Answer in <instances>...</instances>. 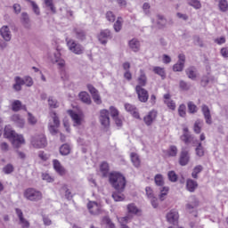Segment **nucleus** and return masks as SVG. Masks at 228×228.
<instances>
[{
	"label": "nucleus",
	"instance_id": "nucleus-36",
	"mask_svg": "<svg viewBox=\"0 0 228 228\" xmlns=\"http://www.w3.org/2000/svg\"><path fill=\"white\" fill-rule=\"evenodd\" d=\"M130 158H131V161L134 165V167H135V168H138L141 165V160H140V156H138V154L132 152L130 154Z\"/></svg>",
	"mask_w": 228,
	"mask_h": 228
},
{
	"label": "nucleus",
	"instance_id": "nucleus-62",
	"mask_svg": "<svg viewBox=\"0 0 228 228\" xmlns=\"http://www.w3.org/2000/svg\"><path fill=\"white\" fill-rule=\"evenodd\" d=\"M164 102L167 104V108H169V110H175V102H174V101L172 100H164Z\"/></svg>",
	"mask_w": 228,
	"mask_h": 228
},
{
	"label": "nucleus",
	"instance_id": "nucleus-55",
	"mask_svg": "<svg viewBox=\"0 0 228 228\" xmlns=\"http://www.w3.org/2000/svg\"><path fill=\"white\" fill-rule=\"evenodd\" d=\"M168 187H163L161 190H160V194H159V200L161 201L165 200L167 193H168Z\"/></svg>",
	"mask_w": 228,
	"mask_h": 228
},
{
	"label": "nucleus",
	"instance_id": "nucleus-58",
	"mask_svg": "<svg viewBox=\"0 0 228 228\" xmlns=\"http://www.w3.org/2000/svg\"><path fill=\"white\" fill-rule=\"evenodd\" d=\"M42 179L43 181H46V183H54V178L47 173L42 174Z\"/></svg>",
	"mask_w": 228,
	"mask_h": 228
},
{
	"label": "nucleus",
	"instance_id": "nucleus-20",
	"mask_svg": "<svg viewBox=\"0 0 228 228\" xmlns=\"http://www.w3.org/2000/svg\"><path fill=\"white\" fill-rule=\"evenodd\" d=\"M15 211L20 220V225H21L22 228H29V221L24 218V213H22V210H20V208H16Z\"/></svg>",
	"mask_w": 228,
	"mask_h": 228
},
{
	"label": "nucleus",
	"instance_id": "nucleus-24",
	"mask_svg": "<svg viewBox=\"0 0 228 228\" xmlns=\"http://www.w3.org/2000/svg\"><path fill=\"white\" fill-rule=\"evenodd\" d=\"M158 29H165L167 28V18L163 14H157Z\"/></svg>",
	"mask_w": 228,
	"mask_h": 228
},
{
	"label": "nucleus",
	"instance_id": "nucleus-12",
	"mask_svg": "<svg viewBox=\"0 0 228 228\" xmlns=\"http://www.w3.org/2000/svg\"><path fill=\"white\" fill-rule=\"evenodd\" d=\"M87 209L89 210V213L91 215H101L102 211V208L101 207V204L95 202V201H89L87 204Z\"/></svg>",
	"mask_w": 228,
	"mask_h": 228
},
{
	"label": "nucleus",
	"instance_id": "nucleus-29",
	"mask_svg": "<svg viewBox=\"0 0 228 228\" xmlns=\"http://www.w3.org/2000/svg\"><path fill=\"white\" fill-rule=\"evenodd\" d=\"M141 75L137 78L138 85L136 86H140V88H143V86H147V76L143 70H140Z\"/></svg>",
	"mask_w": 228,
	"mask_h": 228
},
{
	"label": "nucleus",
	"instance_id": "nucleus-43",
	"mask_svg": "<svg viewBox=\"0 0 228 228\" xmlns=\"http://www.w3.org/2000/svg\"><path fill=\"white\" fill-rule=\"evenodd\" d=\"M118 220L121 225V228H129V226H127L126 224L129 223V220H131L130 216H126L125 217H119Z\"/></svg>",
	"mask_w": 228,
	"mask_h": 228
},
{
	"label": "nucleus",
	"instance_id": "nucleus-33",
	"mask_svg": "<svg viewBox=\"0 0 228 228\" xmlns=\"http://www.w3.org/2000/svg\"><path fill=\"white\" fill-rule=\"evenodd\" d=\"M16 134L17 133L15 132V130L12 129V126H6L4 127V138H7L8 140H12Z\"/></svg>",
	"mask_w": 228,
	"mask_h": 228
},
{
	"label": "nucleus",
	"instance_id": "nucleus-17",
	"mask_svg": "<svg viewBox=\"0 0 228 228\" xmlns=\"http://www.w3.org/2000/svg\"><path fill=\"white\" fill-rule=\"evenodd\" d=\"M72 33L79 42H85L86 40V31L83 30V28H73Z\"/></svg>",
	"mask_w": 228,
	"mask_h": 228
},
{
	"label": "nucleus",
	"instance_id": "nucleus-42",
	"mask_svg": "<svg viewBox=\"0 0 228 228\" xmlns=\"http://www.w3.org/2000/svg\"><path fill=\"white\" fill-rule=\"evenodd\" d=\"M204 170V167H202L201 165H198L196 166L191 173V177L193 179H199V174H200V172H202Z\"/></svg>",
	"mask_w": 228,
	"mask_h": 228
},
{
	"label": "nucleus",
	"instance_id": "nucleus-13",
	"mask_svg": "<svg viewBox=\"0 0 228 228\" xmlns=\"http://www.w3.org/2000/svg\"><path fill=\"white\" fill-rule=\"evenodd\" d=\"M181 141L184 142L186 145H190V143H195V142H197L195 136L190 134L188 132V127L183 128V134L181 136Z\"/></svg>",
	"mask_w": 228,
	"mask_h": 228
},
{
	"label": "nucleus",
	"instance_id": "nucleus-5",
	"mask_svg": "<svg viewBox=\"0 0 228 228\" xmlns=\"http://www.w3.org/2000/svg\"><path fill=\"white\" fill-rule=\"evenodd\" d=\"M24 197L27 200H31L32 202H38L42 200V193L34 188H28L24 191Z\"/></svg>",
	"mask_w": 228,
	"mask_h": 228
},
{
	"label": "nucleus",
	"instance_id": "nucleus-23",
	"mask_svg": "<svg viewBox=\"0 0 228 228\" xmlns=\"http://www.w3.org/2000/svg\"><path fill=\"white\" fill-rule=\"evenodd\" d=\"M20 20L25 29H31V20H29V15L27 12L21 13Z\"/></svg>",
	"mask_w": 228,
	"mask_h": 228
},
{
	"label": "nucleus",
	"instance_id": "nucleus-9",
	"mask_svg": "<svg viewBox=\"0 0 228 228\" xmlns=\"http://www.w3.org/2000/svg\"><path fill=\"white\" fill-rule=\"evenodd\" d=\"M190 151L186 148H182L180 151V156H179V165L181 167H186L188 163H190Z\"/></svg>",
	"mask_w": 228,
	"mask_h": 228
},
{
	"label": "nucleus",
	"instance_id": "nucleus-51",
	"mask_svg": "<svg viewBox=\"0 0 228 228\" xmlns=\"http://www.w3.org/2000/svg\"><path fill=\"white\" fill-rule=\"evenodd\" d=\"M45 4L47 8H50L53 13H56V7H54V4H53V0H45Z\"/></svg>",
	"mask_w": 228,
	"mask_h": 228
},
{
	"label": "nucleus",
	"instance_id": "nucleus-19",
	"mask_svg": "<svg viewBox=\"0 0 228 228\" xmlns=\"http://www.w3.org/2000/svg\"><path fill=\"white\" fill-rule=\"evenodd\" d=\"M13 147L16 149H19L21 145L26 144V140L24 139V136L19 134H16L13 138L11 140Z\"/></svg>",
	"mask_w": 228,
	"mask_h": 228
},
{
	"label": "nucleus",
	"instance_id": "nucleus-61",
	"mask_svg": "<svg viewBox=\"0 0 228 228\" xmlns=\"http://www.w3.org/2000/svg\"><path fill=\"white\" fill-rule=\"evenodd\" d=\"M127 209L129 213H133L134 215H136L138 213V208H136L134 204H129L127 206Z\"/></svg>",
	"mask_w": 228,
	"mask_h": 228
},
{
	"label": "nucleus",
	"instance_id": "nucleus-22",
	"mask_svg": "<svg viewBox=\"0 0 228 228\" xmlns=\"http://www.w3.org/2000/svg\"><path fill=\"white\" fill-rule=\"evenodd\" d=\"M157 117L158 112H156V110H151L143 118V122L146 126H152Z\"/></svg>",
	"mask_w": 228,
	"mask_h": 228
},
{
	"label": "nucleus",
	"instance_id": "nucleus-35",
	"mask_svg": "<svg viewBox=\"0 0 228 228\" xmlns=\"http://www.w3.org/2000/svg\"><path fill=\"white\" fill-rule=\"evenodd\" d=\"M11 118L12 122L18 126V127H24V118H22L19 114L12 115Z\"/></svg>",
	"mask_w": 228,
	"mask_h": 228
},
{
	"label": "nucleus",
	"instance_id": "nucleus-49",
	"mask_svg": "<svg viewBox=\"0 0 228 228\" xmlns=\"http://www.w3.org/2000/svg\"><path fill=\"white\" fill-rule=\"evenodd\" d=\"M167 177L171 183H177V174H175V171H169Z\"/></svg>",
	"mask_w": 228,
	"mask_h": 228
},
{
	"label": "nucleus",
	"instance_id": "nucleus-11",
	"mask_svg": "<svg viewBox=\"0 0 228 228\" xmlns=\"http://www.w3.org/2000/svg\"><path fill=\"white\" fill-rule=\"evenodd\" d=\"M184 63H186V56L181 53L178 55V61L173 66L174 72H183L184 70Z\"/></svg>",
	"mask_w": 228,
	"mask_h": 228
},
{
	"label": "nucleus",
	"instance_id": "nucleus-37",
	"mask_svg": "<svg viewBox=\"0 0 228 228\" xmlns=\"http://www.w3.org/2000/svg\"><path fill=\"white\" fill-rule=\"evenodd\" d=\"M79 99L82 101V102H85V104H92V99L90 98V94L86 92H81L79 94Z\"/></svg>",
	"mask_w": 228,
	"mask_h": 228
},
{
	"label": "nucleus",
	"instance_id": "nucleus-64",
	"mask_svg": "<svg viewBox=\"0 0 228 228\" xmlns=\"http://www.w3.org/2000/svg\"><path fill=\"white\" fill-rule=\"evenodd\" d=\"M103 222L106 224L107 228H115V224L111 222V219H110V217H104Z\"/></svg>",
	"mask_w": 228,
	"mask_h": 228
},
{
	"label": "nucleus",
	"instance_id": "nucleus-1",
	"mask_svg": "<svg viewBox=\"0 0 228 228\" xmlns=\"http://www.w3.org/2000/svg\"><path fill=\"white\" fill-rule=\"evenodd\" d=\"M109 183L114 190H119V191H124L126 190V176L120 173H110L109 175Z\"/></svg>",
	"mask_w": 228,
	"mask_h": 228
},
{
	"label": "nucleus",
	"instance_id": "nucleus-7",
	"mask_svg": "<svg viewBox=\"0 0 228 228\" xmlns=\"http://www.w3.org/2000/svg\"><path fill=\"white\" fill-rule=\"evenodd\" d=\"M97 38L102 45H106V44H108V40H111V38H113V35L111 34V30L106 28L100 31Z\"/></svg>",
	"mask_w": 228,
	"mask_h": 228
},
{
	"label": "nucleus",
	"instance_id": "nucleus-52",
	"mask_svg": "<svg viewBox=\"0 0 228 228\" xmlns=\"http://www.w3.org/2000/svg\"><path fill=\"white\" fill-rule=\"evenodd\" d=\"M154 179L157 186H163L165 184V181H163V175H156Z\"/></svg>",
	"mask_w": 228,
	"mask_h": 228
},
{
	"label": "nucleus",
	"instance_id": "nucleus-46",
	"mask_svg": "<svg viewBox=\"0 0 228 228\" xmlns=\"http://www.w3.org/2000/svg\"><path fill=\"white\" fill-rule=\"evenodd\" d=\"M190 6H192L196 10H200L202 8V4H200V1L199 0H189Z\"/></svg>",
	"mask_w": 228,
	"mask_h": 228
},
{
	"label": "nucleus",
	"instance_id": "nucleus-4",
	"mask_svg": "<svg viewBox=\"0 0 228 228\" xmlns=\"http://www.w3.org/2000/svg\"><path fill=\"white\" fill-rule=\"evenodd\" d=\"M30 143L34 149H45L47 147V139L44 134H36L32 136Z\"/></svg>",
	"mask_w": 228,
	"mask_h": 228
},
{
	"label": "nucleus",
	"instance_id": "nucleus-30",
	"mask_svg": "<svg viewBox=\"0 0 228 228\" xmlns=\"http://www.w3.org/2000/svg\"><path fill=\"white\" fill-rule=\"evenodd\" d=\"M53 168L59 174V175H65V167L61 166V163L58 159H53Z\"/></svg>",
	"mask_w": 228,
	"mask_h": 228
},
{
	"label": "nucleus",
	"instance_id": "nucleus-25",
	"mask_svg": "<svg viewBox=\"0 0 228 228\" xmlns=\"http://www.w3.org/2000/svg\"><path fill=\"white\" fill-rule=\"evenodd\" d=\"M69 115L71 117L74 126H81L83 118L79 117V114L76 113L74 110H68Z\"/></svg>",
	"mask_w": 228,
	"mask_h": 228
},
{
	"label": "nucleus",
	"instance_id": "nucleus-48",
	"mask_svg": "<svg viewBox=\"0 0 228 228\" xmlns=\"http://www.w3.org/2000/svg\"><path fill=\"white\" fill-rule=\"evenodd\" d=\"M12 111H20V108H22V102L19 100H16L12 102Z\"/></svg>",
	"mask_w": 228,
	"mask_h": 228
},
{
	"label": "nucleus",
	"instance_id": "nucleus-45",
	"mask_svg": "<svg viewBox=\"0 0 228 228\" xmlns=\"http://www.w3.org/2000/svg\"><path fill=\"white\" fill-rule=\"evenodd\" d=\"M179 86H180L181 90H183L184 92H188V90H190V88H191V86L184 80L180 81Z\"/></svg>",
	"mask_w": 228,
	"mask_h": 228
},
{
	"label": "nucleus",
	"instance_id": "nucleus-14",
	"mask_svg": "<svg viewBox=\"0 0 228 228\" xmlns=\"http://www.w3.org/2000/svg\"><path fill=\"white\" fill-rule=\"evenodd\" d=\"M87 88L95 104H102V100H101V95L99 94V91L95 87H94V86L92 85H87Z\"/></svg>",
	"mask_w": 228,
	"mask_h": 228
},
{
	"label": "nucleus",
	"instance_id": "nucleus-50",
	"mask_svg": "<svg viewBox=\"0 0 228 228\" xmlns=\"http://www.w3.org/2000/svg\"><path fill=\"white\" fill-rule=\"evenodd\" d=\"M196 154L200 158H202V156H204V147L202 146V142L198 143V146L196 148Z\"/></svg>",
	"mask_w": 228,
	"mask_h": 228
},
{
	"label": "nucleus",
	"instance_id": "nucleus-31",
	"mask_svg": "<svg viewBox=\"0 0 228 228\" xmlns=\"http://www.w3.org/2000/svg\"><path fill=\"white\" fill-rule=\"evenodd\" d=\"M185 72L189 79H191L192 81L197 79V68L191 66L186 69Z\"/></svg>",
	"mask_w": 228,
	"mask_h": 228
},
{
	"label": "nucleus",
	"instance_id": "nucleus-40",
	"mask_svg": "<svg viewBox=\"0 0 228 228\" xmlns=\"http://www.w3.org/2000/svg\"><path fill=\"white\" fill-rule=\"evenodd\" d=\"M100 170L102 174V177H108V173L110 172V165H108V162H102L100 166Z\"/></svg>",
	"mask_w": 228,
	"mask_h": 228
},
{
	"label": "nucleus",
	"instance_id": "nucleus-21",
	"mask_svg": "<svg viewBox=\"0 0 228 228\" xmlns=\"http://www.w3.org/2000/svg\"><path fill=\"white\" fill-rule=\"evenodd\" d=\"M0 35L4 42H10V40H12V31L9 26H3L0 28Z\"/></svg>",
	"mask_w": 228,
	"mask_h": 228
},
{
	"label": "nucleus",
	"instance_id": "nucleus-57",
	"mask_svg": "<svg viewBox=\"0 0 228 228\" xmlns=\"http://www.w3.org/2000/svg\"><path fill=\"white\" fill-rule=\"evenodd\" d=\"M105 17L109 22H115L116 16L113 12L109 11L106 12Z\"/></svg>",
	"mask_w": 228,
	"mask_h": 228
},
{
	"label": "nucleus",
	"instance_id": "nucleus-47",
	"mask_svg": "<svg viewBox=\"0 0 228 228\" xmlns=\"http://www.w3.org/2000/svg\"><path fill=\"white\" fill-rule=\"evenodd\" d=\"M48 106H50V108L56 109L60 105L58 104V101L56 99H53V96H50L48 98Z\"/></svg>",
	"mask_w": 228,
	"mask_h": 228
},
{
	"label": "nucleus",
	"instance_id": "nucleus-2",
	"mask_svg": "<svg viewBox=\"0 0 228 228\" xmlns=\"http://www.w3.org/2000/svg\"><path fill=\"white\" fill-rule=\"evenodd\" d=\"M50 117L52 120L48 123V129L51 134L54 136L59 133L58 128L60 127V118H58V115L54 111L50 113Z\"/></svg>",
	"mask_w": 228,
	"mask_h": 228
},
{
	"label": "nucleus",
	"instance_id": "nucleus-10",
	"mask_svg": "<svg viewBox=\"0 0 228 228\" xmlns=\"http://www.w3.org/2000/svg\"><path fill=\"white\" fill-rule=\"evenodd\" d=\"M135 93L137 94L140 102H147V101H149V91L145 88L135 86Z\"/></svg>",
	"mask_w": 228,
	"mask_h": 228
},
{
	"label": "nucleus",
	"instance_id": "nucleus-15",
	"mask_svg": "<svg viewBox=\"0 0 228 228\" xmlns=\"http://www.w3.org/2000/svg\"><path fill=\"white\" fill-rule=\"evenodd\" d=\"M125 110L128 113H131L134 118H136L137 120H142V118L140 117V112H138V109L136 108V106L130 103H125Z\"/></svg>",
	"mask_w": 228,
	"mask_h": 228
},
{
	"label": "nucleus",
	"instance_id": "nucleus-34",
	"mask_svg": "<svg viewBox=\"0 0 228 228\" xmlns=\"http://www.w3.org/2000/svg\"><path fill=\"white\" fill-rule=\"evenodd\" d=\"M128 45L134 53H138V51H140V41L136 38L130 40Z\"/></svg>",
	"mask_w": 228,
	"mask_h": 228
},
{
	"label": "nucleus",
	"instance_id": "nucleus-18",
	"mask_svg": "<svg viewBox=\"0 0 228 228\" xmlns=\"http://www.w3.org/2000/svg\"><path fill=\"white\" fill-rule=\"evenodd\" d=\"M196 208H199V200L195 196H192L191 200L185 205V209L187 213H193Z\"/></svg>",
	"mask_w": 228,
	"mask_h": 228
},
{
	"label": "nucleus",
	"instance_id": "nucleus-60",
	"mask_svg": "<svg viewBox=\"0 0 228 228\" xmlns=\"http://www.w3.org/2000/svg\"><path fill=\"white\" fill-rule=\"evenodd\" d=\"M28 122L30 126H35V124H37V118H35L31 112L28 113Z\"/></svg>",
	"mask_w": 228,
	"mask_h": 228
},
{
	"label": "nucleus",
	"instance_id": "nucleus-16",
	"mask_svg": "<svg viewBox=\"0 0 228 228\" xmlns=\"http://www.w3.org/2000/svg\"><path fill=\"white\" fill-rule=\"evenodd\" d=\"M201 111L204 116L206 124L211 126V124H213V118H211V110H209V107L206 104H203L201 106Z\"/></svg>",
	"mask_w": 228,
	"mask_h": 228
},
{
	"label": "nucleus",
	"instance_id": "nucleus-59",
	"mask_svg": "<svg viewBox=\"0 0 228 228\" xmlns=\"http://www.w3.org/2000/svg\"><path fill=\"white\" fill-rule=\"evenodd\" d=\"M168 156L171 158H175L177 156V147L176 146H170L169 151H168Z\"/></svg>",
	"mask_w": 228,
	"mask_h": 228
},
{
	"label": "nucleus",
	"instance_id": "nucleus-38",
	"mask_svg": "<svg viewBox=\"0 0 228 228\" xmlns=\"http://www.w3.org/2000/svg\"><path fill=\"white\" fill-rule=\"evenodd\" d=\"M204 124V120L202 119H197L194 123L193 131L196 133V134H200V132L202 131V125Z\"/></svg>",
	"mask_w": 228,
	"mask_h": 228
},
{
	"label": "nucleus",
	"instance_id": "nucleus-28",
	"mask_svg": "<svg viewBox=\"0 0 228 228\" xmlns=\"http://www.w3.org/2000/svg\"><path fill=\"white\" fill-rule=\"evenodd\" d=\"M186 188H187L188 191H190L191 193H193V191H195V190L197 188H199V183L195 180L187 179Z\"/></svg>",
	"mask_w": 228,
	"mask_h": 228
},
{
	"label": "nucleus",
	"instance_id": "nucleus-54",
	"mask_svg": "<svg viewBox=\"0 0 228 228\" xmlns=\"http://www.w3.org/2000/svg\"><path fill=\"white\" fill-rule=\"evenodd\" d=\"M178 115L179 117L184 118L186 117V105L181 104L178 108Z\"/></svg>",
	"mask_w": 228,
	"mask_h": 228
},
{
	"label": "nucleus",
	"instance_id": "nucleus-32",
	"mask_svg": "<svg viewBox=\"0 0 228 228\" xmlns=\"http://www.w3.org/2000/svg\"><path fill=\"white\" fill-rule=\"evenodd\" d=\"M112 199H114L115 202L125 200L126 196L124 195V191L116 190V191L112 192Z\"/></svg>",
	"mask_w": 228,
	"mask_h": 228
},
{
	"label": "nucleus",
	"instance_id": "nucleus-41",
	"mask_svg": "<svg viewBox=\"0 0 228 228\" xmlns=\"http://www.w3.org/2000/svg\"><path fill=\"white\" fill-rule=\"evenodd\" d=\"M187 108H188V111H189V113H191V115H195V113H197L199 111V107H197V105H195V103H193V102H188Z\"/></svg>",
	"mask_w": 228,
	"mask_h": 228
},
{
	"label": "nucleus",
	"instance_id": "nucleus-26",
	"mask_svg": "<svg viewBox=\"0 0 228 228\" xmlns=\"http://www.w3.org/2000/svg\"><path fill=\"white\" fill-rule=\"evenodd\" d=\"M14 81L15 84L12 86L13 90H15V92H20V90H22V86H24V78L15 77Z\"/></svg>",
	"mask_w": 228,
	"mask_h": 228
},
{
	"label": "nucleus",
	"instance_id": "nucleus-53",
	"mask_svg": "<svg viewBox=\"0 0 228 228\" xmlns=\"http://www.w3.org/2000/svg\"><path fill=\"white\" fill-rule=\"evenodd\" d=\"M153 72L155 74H158V76H160L161 77H165V69L161 67H155L153 68Z\"/></svg>",
	"mask_w": 228,
	"mask_h": 228
},
{
	"label": "nucleus",
	"instance_id": "nucleus-56",
	"mask_svg": "<svg viewBox=\"0 0 228 228\" xmlns=\"http://www.w3.org/2000/svg\"><path fill=\"white\" fill-rule=\"evenodd\" d=\"M219 9L221 10V12H227L228 10L227 0H221L219 2Z\"/></svg>",
	"mask_w": 228,
	"mask_h": 228
},
{
	"label": "nucleus",
	"instance_id": "nucleus-8",
	"mask_svg": "<svg viewBox=\"0 0 228 228\" xmlns=\"http://www.w3.org/2000/svg\"><path fill=\"white\" fill-rule=\"evenodd\" d=\"M167 222L170 224V225H178L179 224V212L175 209H171L166 216Z\"/></svg>",
	"mask_w": 228,
	"mask_h": 228
},
{
	"label": "nucleus",
	"instance_id": "nucleus-39",
	"mask_svg": "<svg viewBox=\"0 0 228 228\" xmlns=\"http://www.w3.org/2000/svg\"><path fill=\"white\" fill-rule=\"evenodd\" d=\"M122 24H124V20H122V17H118L113 25V28L116 33H120L122 30Z\"/></svg>",
	"mask_w": 228,
	"mask_h": 228
},
{
	"label": "nucleus",
	"instance_id": "nucleus-44",
	"mask_svg": "<svg viewBox=\"0 0 228 228\" xmlns=\"http://www.w3.org/2000/svg\"><path fill=\"white\" fill-rule=\"evenodd\" d=\"M60 154L61 156H69L70 154V146L69 144H62L60 148Z\"/></svg>",
	"mask_w": 228,
	"mask_h": 228
},
{
	"label": "nucleus",
	"instance_id": "nucleus-6",
	"mask_svg": "<svg viewBox=\"0 0 228 228\" xmlns=\"http://www.w3.org/2000/svg\"><path fill=\"white\" fill-rule=\"evenodd\" d=\"M99 120L104 131H108L110 129V111L108 110H102L100 111Z\"/></svg>",
	"mask_w": 228,
	"mask_h": 228
},
{
	"label": "nucleus",
	"instance_id": "nucleus-27",
	"mask_svg": "<svg viewBox=\"0 0 228 228\" xmlns=\"http://www.w3.org/2000/svg\"><path fill=\"white\" fill-rule=\"evenodd\" d=\"M54 58L52 59L53 63H57L59 69H63L65 67V60L60 57V52L53 53Z\"/></svg>",
	"mask_w": 228,
	"mask_h": 228
},
{
	"label": "nucleus",
	"instance_id": "nucleus-3",
	"mask_svg": "<svg viewBox=\"0 0 228 228\" xmlns=\"http://www.w3.org/2000/svg\"><path fill=\"white\" fill-rule=\"evenodd\" d=\"M67 46L73 54H83L85 53V47L74 39L66 37Z\"/></svg>",
	"mask_w": 228,
	"mask_h": 228
},
{
	"label": "nucleus",
	"instance_id": "nucleus-63",
	"mask_svg": "<svg viewBox=\"0 0 228 228\" xmlns=\"http://www.w3.org/2000/svg\"><path fill=\"white\" fill-rule=\"evenodd\" d=\"M3 172H4V174H12V172H13V166L12 164H7L3 168Z\"/></svg>",
	"mask_w": 228,
	"mask_h": 228
}]
</instances>
